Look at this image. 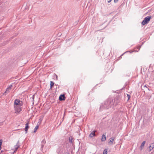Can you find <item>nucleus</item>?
I'll return each instance as SVG.
<instances>
[{
	"label": "nucleus",
	"mask_w": 154,
	"mask_h": 154,
	"mask_svg": "<svg viewBox=\"0 0 154 154\" xmlns=\"http://www.w3.org/2000/svg\"><path fill=\"white\" fill-rule=\"evenodd\" d=\"M96 132V130H94L91 132L90 134L89 135V136L91 137H93L95 136V133Z\"/></svg>",
	"instance_id": "obj_7"
},
{
	"label": "nucleus",
	"mask_w": 154,
	"mask_h": 154,
	"mask_svg": "<svg viewBox=\"0 0 154 154\" xmlns=\"http://www.w3.org/2000/svg\"><path fill=\"white\" fill-rule=\"evenodd\" d=\"M127 95H128V97L130 96H129V95H128V94H127Z\"/></svg>",
	"instance_id": "obj_27"
},
{
	"label": "nucleus",
	"mask_w": 154,
	"mask_h": 154,
	"mask_svg": "<svg viewBox=\"0 0 154 154\" xmlns=\"http://www.w3.org/2000/svg\"><path fill=\"white\" fill-rule=\"evenodd\" d=\"M106 140V137L105 134H103L102 136L101 140L102 141H104Z\"/></svg>",
	"instance_id": "obj_11"
},
{
	"label": "nucleus",
	"mask_w": 154,
	"mask_h": 154,
	"mask_svg": "<svg viewBox=\"0 0 154 154\" xmlns=\"http://www.w3.org/2000/svg\"><path fill=\"white\" fill-rule=\"evenodd\" d=\"M72 137H70L69 138V142L71 143H72Z\"/></svg>",
	"instance_id": "obj_17"
},
{
	"label": "nucleus",
	"mask_w": 154,
	"mask_h": 154,
	"mask_svg": "<svg viewBox=\"0 0 154 154\" xmlns=\"http://www.w3.org/2000/svg\"><path fill=\"white\" fill-rule=\"evenodd\" d=\"M46 143V141L45 139L43 140L41 142V149H43V148L44 147V145Z\"/></svg>",
	"instance_id": "obj_10"
},
{
	"label": "nucleus",
	"mask_w": 154,
	"mask_h": 154,
	"mask_svg": "<svg viewBox=\"0 0 154 154\" xmlns=\"http://www.w3.org/2000/svg\"><path fill=\"white\" fill-rule=\"evenodd\" d=\"M3 140L2 139L0 140V148H2L1 145L2 143Z\"/></svg>",
	"instance_id": "obj_20"
},
{
	"label": "nucleus",
	"mask_w": 154,
	"mask_h": 154,
	"mask_svg": "<svg viewBox=\"0 0 154 154\" xmlns=\"http://www.w3.org/2000/svg\"><path fill=\"white\" fill-rule=\"evenodd\" d=\"M38 128V125H37L35 127V128L34 129V132L35 133Z\"/></svg>",
	"instance_id": "obj_16"
},
{
	"label": "nucleus",
	"mask_w": 154,
	"mask_h": 154,
	"mask_svg": "<svg viewBox=\"0 0 154 154\" xmlns=\"http://www.w3.org/2000/svg\"><path fill=\"white\" fill-rule=\"evenodd\" d=\"M112 0H110L109 1H108V3H109V2H111V1Z\"/></svg>",
	"instance_id": "obj_24"
},
{
	"label": "nucleus",
	"mask_w": 154,
	"mask_h": 154,
	"mask_svg": "<svg viewBox=\"0 0 154 154\" xmlns=\"http://www.w3.org/2000/svg\"><path fill=\"white\" fill-rule=\"evenodd\" d=\"M128 97V99H127V101H128L129 100L131 97Z\"/></svg>",
	"instance_id": "obj_23"
},
{
	"label": "nucleus",
	"mask_w": 154,
	"mask_h": 154,
	"mask_svg": "<svg viewBox=\"0 0 154 154\" xmlns=\"http://www.w3.org/2000/svg\"><path fill=\"white\" fill-rule=\"evenodd\" d=\"M151 18L150 16H148L146 17L142 22V24L143 25H145L146 23H148L150 21Z\"/></svg>",
	"instance_id": "obj_2"
},
{
	"label": "nucleus",
	"mask_w": 154,
	"mask_h": 154,
	"mask_svg": "<svg viewBox=\"0 0 154 154\" xmlns=\"http://www.w3.org/2000/svg\"><path fill=\"white\" fill-rule=\"evenodd\" d=\"M59 96H65L64 94H60Z\"/></svg>",
	"instance_id": "obj_22"
},
{
	"label": "nucleus",
	"mask_w": 154,
	"mask_h": 154,
	"mask_svg": "<svg viewBox=\"0 0 154 154\" xmlns=\"http://www.w3.org/2000/svg\"><path fill=\"white\" fill-rule=\"evenodd\" d=\"M145 143H146L145 141H143V142L141 143V144L140 146V150L141 151L143 149V147L145 145Z\"/></svg>",
	"instance_id": "obj_12"
},
{
	"label": "nucleus",
	"mask_w": 154,
	"mask_h": 154,
	"mask_svg": "<svg viewBox=\"0 0 154 154\" xmlns=\"http://www.w3.org/2000/svg\"><path fill=\"white\" fill-rule=\"evenodd\" d=\"M56 78H57V75H56Z\"/></svg>",
	"instance_id": "obj_25"
},
{
	"label": "nucleus",
	"mask_w": 154,
	"mask_h": 154,
	"mask_svg": "<svg viewBox=\"0 0 154 154\" xmlns=\"http://www.w3.org/2000/svg\"><path fill=\"white\" fill-rule=\"evenodd\" d=\"M19 141L18 140L17 143L16 145L14 146L15 151H17L20 146Z\"/></svg>",
	"instance_id": "obj_6"
},
{
	"label": "nucleus",
	"mask_w": 154,
	"mask_h": 154,
	"mask_svg": "<svg viewBox=\"0 0 154 154\" xmlns=\"http://www.w3.org/2000/svg\"><path fill=\"white\" fill-rule=\"evenodd\" d=\"M21 106L20 100L16 99L15 100L14 103V106Z\"/></svg>",
	"instance_id": "obj_4"
},
{
	"label": "nucleus",
	"mask_w": 154,
	"mask_h": 154,
	"mask_svg": "<svg viewBox=\"0 0 154 154\" xmlns=\"http://www.w3.org/2000/svg\"><path fill=\"white\" fill-rule=\"evenodd\" d=\"M114 139V137H112L110 139V141L109 142V143H111V144H113V141Z\"/></svg>",
	"instance_id": "obj_14"
},
{
	"label": "nucleus",
	"mask_w": 154,
	"mask_h": 154,
	"mask_svg": "<svg viewBox=\"0 0 154 154\" xmlns=\"http://www.w3.org/2000/svg\"><path fill=\"white\" fill-rule=\"evenodd\" d=\"M34 95H32V96L34 97Z\"/></svg>",
	"instance_id": "obj_28"
},
{
	"label": "nucleus",
	"mask_w": 154,
	"mask_h": 154,
	"mask_svg": "<svg viewBox=\"0 0 154 154\" xmlns=\"http://www.w3.org/2000/svg\"><path fill=\"white\" fill-rule=\"evenodd\" d=\"M32 97V99H34V97Z\"/></svg>",
	"instance_id": "obj_26"
},
{
	"label": "nucleus",
	"mask_w": 154,
	"mask_h": 154,
	"mask_svg": "<svg viewBox=\"0 0 154 154\" xmlns=\"http://www.w3.org/2000/svg\"><path fill=\"white\" fill-rule=\"evenodd\" d=\"M12 87V85H10L8 87L5 91L4 93V94L5 95H6V93H8L10 91Z\"/></svg>",
	"instance_id": "obj_5"
},
{
	"label": "nucleus",
	"mask_w": 154,
	"mask_h": 154,
	"mask_svg": "<svg viewBox=\"0 0 154 154\" xmlns=\"http://www.w3.org/2000/svg\"><path fill=\"white\" fill-rule=\"evenodd\" d=\"M54 85V83L52 81H51L50 88H51Z\"/></svg>",
	"instance_id": "obj_18"
},
{
	"label": "nucleus",
	"mask_w": 154,
	"mask_h": 154,
	"mask_svg": "<svg viewBox=\"0 0 154 154\" xmlns=\"http://www.w3.org/2000/svg\"><path fill=\"white\" fill-rule=\"evenodd\" d=\"M113 104L112 101L111 99H109L105 101L104 103H102L100 106V109L104 108L108 109L111 107V105Z\"/></svg>",
	"instance_id": "obj_1"
},
{
	"label": "nucleus",
	"mask_w": 154,
	"mask_h": 154,
	"mask_svg": "<svg viewBox=\"0 0 154 154\" xmlns=\"http://www.w3.org/2000/svg\"><path fill=\"white\" fill-rule=\"evenodd\" d=\"M65 99L66 97H59V100L60 101L64 100Z\"/></svg>",
	"instance_id": "obj_15"
},
{
	"label": "nucleus",
	"mask_w": 154,
	"mask_h": 154,
	"mask_svg": "<svg viewBox=\"0 0 154 154\" xmlns=\"http://www.w3.org/2000/svg\"><path fill=\"white\" fill-rule=\"evenodd\" d=\"M14 109L15 111V113H19L21 110V106H14Z\"/></svg>",
	"instance_id": "obj_3"
},
{
	"label": "nucleus",
	"mask_w": 154,
	"mask_h": 154,
	"mask_svg": "<svg viewBox=\"0 0 154 154\" xmlns=\"http://www.w3.org/2000/svg\"><path fill=\"white\" fill-rule=\"evenodd\" d=\"M107 149H106L104 150L103 151V154H107Z\"/></svg>",
	"instance_id": "obj_19"
},
{
	"label": "nucleus",
	"mask_w": 154,
	"mask_h": 154,
	"mask_svg": "<svg viewBox=\"0 0 154 154\" xmlns=\"http://www.w3.org/2000/svg\"><path fill=\"white\" fill-rule=\"evenodd\" d=\"M79 135H80V133H79Z\"/></svg>",
	"instance_id": "obj_29"
},
{
	"label": "nucleus",
	"mask_w": 154,
	"mask_h": 154,
	"mask_svg": "<svg viewBox=\"0 0 154 154\" xmlns=\"http://www.w3.org/2000/svg\"><path fill=\"white\" fill-rule=\"evenodd\" d=\"M119 0H114V2L115 3H117L118 1Z\"/></svg>",
	"instance_id": "obj_21"
},
{
	"label": "nucleus",
	"mask_w": 154,
	"mask_h": 154,
	"mask_svg": "<svg viewBox=\"0 0 154 154\" xmlns=\"http://www.w3.org/2000/svg\"><path fill=\"white\" fill-rule=\"evenodd\" d=\"M29 128V123L28 122L26 123V127L25 128V133L26 134L27 133L28 129Z\"/></svg>",
	"instance_id": "obj_9"
},
{
	"label": "nucleus",
	"mask_w": 154,
	"mask_h": 154,
	"mask_svg": "<svg viewBox=\"0 0 154 154\" xmlns=\"http://www.w3.org/2000/svg\"><path fill=\"white\" fill-rule=\"evenodd\" d=\"M154 148V143H151L149 146V151L150 152Z\"/></svg>",
	"instance_id": "obj_13"
},
{
	"label": "nucleus",
	"mask_w": 154,
	"mask_h": 154,
	"mask_svg": "<svg viewBox=\"0 0 154 154\" xmlns=\"http://www.w3.org/2000/svg\"><path fill=\"white\" fill-rule=\"evenodd\" d=\"M142 88L145 91H147V90L149 91H150V90L149 88V86H146V85H144L143 87H142Z\"/></svg>",
	"instance_id": "obj_8"
}]
</instances>
